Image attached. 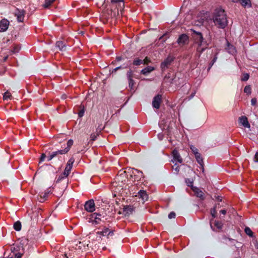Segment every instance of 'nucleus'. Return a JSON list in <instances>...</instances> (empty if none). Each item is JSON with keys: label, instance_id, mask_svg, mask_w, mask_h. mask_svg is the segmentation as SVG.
<instances>
[{"label": "nucleus", "instance_id": "1a4fd4ad", "mask_svg": "<svg viewBox=\"0 0 258 258\" xmlns=\"http://www.w3.org/2000/svg\"><path fill=\"white\" fill-rule=\"evenodd\" d=\"M162 101V96L161 95H157L154 99L152 102L153 107L159 109Z\"/></svg>", "mask_w": 258, "mask_h": 258}, {"label": "nucleus", "instance_id": "c03bdc74", "mask_svg": "<svg viewBox=\"0 0 258 258\" xmlns=\"http://www.w3.org/2000/svg\"><path fill=\"white\" fill-rule=\"evenodd\" d=\"M84 112H85V110H84V108L83 109H81L79 111V112H78V116H79V117H82L84 115Z\"/></svg>", "mask_w": 258, "mask_h": 258}, {"label": "nucleus", "instance_id": "5701e85b", "mask_svg": "<svg viewBox=\"0 0 258 258\" xmlns=\"http://www.w3.org/2000/svg\"><path fill=\"white\" fill-rule=\"evenodd\" d=\"M154 70V68L151 66H148L141 71V74L144 75H147L148 74Z\"/></svg>", "mask_w": 258, "mask_h": 258}, {"label": "nucleus", "instance_id": "7c9ffc66", "mask_svg": "<svg viewBox=\"0 0 258 258\" xmlns=\"http://www.w3.org/2000/svg\"><path fill=\"white\" fill-rule=\"evenodd\" d=\"M13 227L16 231H20L22 227L21 223L19 221L15 222Z\"/></svg>", "mask_w": 258, "mask_h": 258}, {"label": "nucleus", "instance_id": "f03ea898", "mask_svg": "<svg viewBox=\"0 0 258 258\" xmlns=\"http://www.w3.org/2000/svg\"><path fill=\"white\" fill-rule=\"evenodd\" d=\"M127 172L130 173L131 180L134 182H138L144 178L143 173L138 169L135 168L129 169Z\"/></svg>", "mask_w": 258, "mask_h": 258}, {"label": "nucleus", "instance_id": "2eb2a0df", "mask_svg": "<svg viewBox=\"0 0 258 258\" xmlns=\"http://www.w3.org/2000/svg\"><path fill=\"white\" fill-rule=\"evenodd\" d=\"M210 225L211 228L215 231L216 230L221 229L223 226V224L220 221L215 220L213 223L211 222Z\"/></svg>", "mask_w": 258, "mask_h": 258}, {"label": "nucleus", "instance_id": "69168bd1", "mask_svg": "<svg viewBox=\"0 0 258 258\" xmlns=\"http://www.w3.org/2000/svg\"><path fill=\"white\" fill-rule=\"evenodd\" d=\"M120 67H117L115 69H114V71L115 72L118 69H120Z\"/></svg>", "mask_w": 258, "mask_h": 258}, {"label": "nucleus", "instance_id": "6e6d98bb", "mask_svg": "<svg viewBox=\"0 0 258 258\" xmlns=\"http://www.w3.org/2000/svg\"><path fill=\"white\" fill-rule=\"evenodd\" d=\"M113 235V231H109L107 233V236H109V235Z\"/></svg>", "mask_w": 258, "mask_h": 258}, {"label": "nucleus", "instance_id": "39448f33", "mask_svg": "<svg viewBox=\"0 0 258 258\" xmlns=\"http://www.w3.org/2000/svg\"><path fill=\"white\" fill-rule=\"evenodd\" d=\"M227 17H215L214 20L215 23L218 25L219 27L224 28L227 25Z\"/></svg>", "mask_w": 258, "mask_h": 258}, {"label": "nucleus", "instance_id": "052dcab7", "mask_svg": "<svg viewBox=\"0 0 258 258\" xmlns=\"http://www.w3.org/2000/svg\"><path fill=\"white\" fill-rule=\"evenodd\" d=\"M19 49V48H18V47H15L14 49L13 52H18Z\"/></svg>", "mask_w": 258, "mask_h": 258}, {"label": "nucleus", "instance_id": "4d7b16f0", "mask_svg": "<svg viewBox=\"0 0 258 258\" xmlns=\"http://www.w3.org/2000/svg\"><path fill=\"white\" fill-rule=\"evenodd\" d=\"M167 35V33H165L164 34V35H163L162 36H161L160 38H159V40H162V39H163L164 38V37H166V36Z\"/></svg>", "mask_w": 258, "mask_h": 258}, {"label": "nucleus", "instance_id": "473e14b6", "mask_svg": "<svg viewBox=\"0 0 258 258\" xmlns=\"http://www.w3.org/2000/svg\"><path fill=\"white\" fill-rule=\"evenodd\" d=\"M218 52H217L214 57V58H213V59L212 60L211 62L209 64V69H210L212 67V66L214 64V63L216 61L217 59V55H218Z\"/></svg>", "mask_w": 258, "mask_h": 258}, {"label": "nucleus", "instance_id": "0eeeda50", "mask_svg": "<svg viewBox=\"0 0 258 258\" xmlns=\"http://www.w3.org/2000/svg\"><path fill=\"white\" fill-rule=\"evenodd\" d=\"M192 32L193 37L195 39L196 42L198 44H202L203 42V37L201 32H197L194 30H191Z\"/></svg>", "mask_w": 258, "mask_h": 258}, {"label": "nucleus", "instance_id": "ddd939ff", "mask_svg": "<svg viewBox=\"0 0 258 258\" xmlns=\"http://www.w3.org/2000/svg\"><path fill=\"white\" fill-rule=\"evenodd\" d=\"M72 169V168L71 167H69L68 166L66 165L63 172L62 174L59 176L57 181L61 180V179L67 177L70 173Z\"/></svg>", "mask_w": 258, "mask_h": 258}, {"label": "nucleus", "instance_id": "c9c22d12", "mask_svg": "<svg viewBox=\"0 0 258 258\" xmlns=\"http://www.w3.org/2000/svg\"><path fill=\"white\" fill-rule=\"evenodd\" d=\"M55 0H45V3L44 7L45 8H48L49 7Z\"/></svg>", "mask_w": 258, "mask_h": 258}, {"label": "nucleus", "instance_id": "6e6552de", "mask_svg": "<svg viewBox=\"0 0 258 258\" xmlns=\"http://www.w3.org/2000/svg\"><path fill=\"white\" fill-rule=\"evenodd\" d=\"M172 156L173 159L171 161L173 163H181L182 162V159L177 150L174 149L172 151Z\"/></svg>", "mask_w": 258, "mask_h": 258}, {"label": "nucleus", "instance_id": "338daca9", "mask_svg": "<svg viewBox=\"0 0 258 258\" xmlns=\"http://www.w3.org/2000/svg\"><path fill=\"white\" fill-rule=\"evenodd\" d=\"M195 93H192L191 95V98L193 97L195 95Z\"/></svg>", "mask_w": 258, "mask_h": 258}, {"label": "nucleus", "instance_id": "393cba45", "mask_svg": "<svg viewBox=\"0 0 258 258\" xmlns=\"http://www.w3.org/2000/svg\"><path fill=\"white\" fill-rule=\"evenodd\" d=\"M238 2L244 8H249L251 6L250 0H239Z\"/></svg>", "mask_w": 258, "mask_h": 258}, {"label": "nucleus", "instance_id": "864d4df0", "mask_svg": "<svg viewBox=\"0 0 258 258\" xmlns=\"http://www.w3.org/2000/svg\"><path fill=\"white\" fill-rule=\"evenodd\" d=\"M201 15H209V14L207 11H202L201 12Z\"/></svg>", "mask_w": 258, "mask_h": 258}, {"label": "nucleus", "instance_id": "412c9836", "mask_svg": "<svg viewBox=\"0 0 258 258\" xmlns=\"http://www.w3.org/2000/svg\"><path fill=\"white\" fill-rule=\"evenodd\" d=\"M127 76L128 80V84H129V87L131 88V89H134V86L135 84V82L134 80L132 79V72H128L127 73Z\"/></svg>", "mask_w": 258, "mask_h": 258}, {"label": "nucleus", "instance_id": "3c124183", "mask_svg": "<svg viewBox=\"0 0 258 258\" xmlns=\"http://www.w3.org/2000/svg\"><path fill=\"white\" fill-rule=\"evenodd\" d=\"M24 17H17V20L19 22H22L24 21Z\"/></svg>", "mask_w": 258, "mask_h": 258}, {"label": "nucleus", "instance_id": "c85d7f7f", "mask_svg": "<svg viewBox=\"0 0 258 258\" xmlns=\"http://www.w3.org/2000/svg\"><path fill=\"white\" fill-rule=\"evenodd\" d=\"M73 143H74L73 140H71V139L69 140L67 142V147H66L64 149H63V150L66 151V154L70 151L71 147L73 145Z\"/></svg>", "mask_w": 258, "mask_h": 258}, {"label": "nucleus", "instance_id": "774afa93", "mask_svg": "<svg viewBox=\"0 0 258 258\" xmlns=\"http://www.w3.org/2000/svg\"><path fill=\"white\" fill-rule=\"evenodd\" d=\"M168 37H169L168 36ZM167 37H166L165 39H164V40H163V41H164V42H165V40H166V39H167Z\"/></svg>", "mask_w": 258, "mask_h": 258}, {"label": "nucleus", "instance_id": "72a5a7b5", "mask_svg": "<svg viewBox=\"0 0 258 258\" xmlns=\"http://www.w3.org/2000/svg\"><path fill=\"white\" fill-rule=\"evenodd\" d=\"M244 92L246 93L247 95H249L251 94V89L250 85H247L244 87Z\"/></svg>", "mask_w": 258, "mask_h": 258}, {"label": "nucleus", "instance_id": "a19ab883", "mask_svg": "<svg viewBox=\"0 0 258 258\" xmlns=\"http://www.w3.org/2000/svg\"><path fill=\"white\" fill-rule=\"evenodd\" d=\"M216 207H214L213 208L211 209V214L213 217V218H214L216 217Z\"/></svg>", "mask_w": 258, "mask_h": 258}, {"label": "nucleus", "instance_id": "c756f323", "mask_svg": "<svg viewBox=\"0 0 258 258\" xmlns=\"http://www.w3.org/2000/svg\"><path fill=\"white\" fill-rule=\"evenodd\" d=\"M109 231V229L106 227H104L103 229L101 231H97L96 232V234L102 236H104L105 235H107V233Z\"/></svg>", "mask_w": 258, "mask_h": 258}, {"label": "nucleus", "instance_id": "e433bc0d", "mask_svg": "<svg viewBox=\"0 0 258 258\" xmlns=\"http://www.w3.org/2000/svg\"><path fill=\"white\" fill-rule=\"evenodd\" d=\"M143 63V60L138 58H136L133 61V64L135 66H139Z\"/></svg>", "mask_w": 258, "mask_h": 258}, {"label": "nucleus", "instance_id": "de8ad7c7", "mask_svg": "<svg viewBox=\"0 0 258 258\" xmlns=\"http://www.w3.org/2000/svg\"><path fill=\"white\" fill-rule=\"evenodd\" d=\"M257 102V99L255 98H253L251 100V104L252 105L254 106L256 105Z\"/></svg>", "mask_w": 258, "mask_h": 258}, {"label": "nucleus", "instance_id": "f3484780", "mask_svg": "<svg viewBox=\"0 0 258 258\" xmlns=\"http://www.w3.org/2000/svg\"><path fill=\"white\" fill-rule=\"evenodd\" d=\"M137 197V195H136ZM138 197L141 199L143 202L144 203L148 199V196L145 190H140L138 193Z\"/></svg>", "mask_w": 258, "mask_h": 258}, {"label": "nucleus", "instance_id": "09e8293b", "mask_svg": "<svg viewBox=\"0 0 258 258\" xmlns=\"http://www.w3.org/2000/svg\"><path fill=\"white\" fill-rule=\"evenodd\" d=\"M22 254L20 252H17L15 254V258H21Z\"/></svg>", "mask_w": 258, "mask_h": 258}, {"label": "nucleus", "instance_id": "4468645a", "mask_svg": "<svg viewBox=\"0 0 258 258\" xmlns=\"http://www.w3.org/2000/svg\"><path fill=\"white\" fill-rule=\"evenodd\" d=\"M188 41V37L185 34H181L177 39V43L179 45H184Z\"/></svg>", "mask_w": 258, "mask_h": 258}, {"label": "nucleus", "instance_id": "79ce46f5", "mask_svg": "<svg viewBox=\"0 0 258 258\" xmlns=\"http://www.w3.org/2000/svg\"><path fill=\"white\" fill-rule=\"evenodd\" d=\"M249 77V75L247 73L244 74L241 78L242 81H246L248 80Z\"/></svg>", "mask_w": 258, "mask_h": 258}, {"label": "nucleus", "instance_id": "cd10ccee", "mask_svg": "<svg viewBox=\"0 0 258 258\" xmlns=\"http://www.w3.org/2000/svg\"><path fill=\"white\" fill-rule=\"evenodd\" d=\"M134 208L131 206H126L123 208V212L125 214H130L133 211Z\"/></svg>", "mask_w": 258, "mask_h": 258}, {"label": "nucleus", "instance_id": "a878e982", "mask_svg": "<svg viewBox=\"0 0 258 258\" xmlns=\"http://www.w3.org/2000/svg\"><path fill=\"white\" fill-rule=\"evenodd\" d=\"M206 47H202V44H198V47L197 48V52L198 57H200L202 53L206 49Z\"/></svg>", "mask_w": 258, "mask_h": 258}, {"label": "nucleus", "instance_id": "49530a36", "mask_svg": "<svg viewBox=\"0 0 258 258\" xmlns=\"http://www.w3.org/2000/svg\"><path fill=\"white\" fill-rule=\"evenodd\" d=\"M175 213L174 212H170L168 215V218L169 219L174 218L175 217Z\"/></svg>", "mask_w": 258, "mask_h": 258}, {"label": "nucleus", "instance_id": "bb28decb", "mask_svg": "<svg viewBox=\"0 0 258 258\" xmlns=\"http://www.w3.org/2000/svg\"><path fill=\"white\" fill-rule=\"evenodd\" d=\"M82 13L81 15H83V16H87L89 15H92L93 13L91 10L88 8H84L82 11Z\"/></svg>", "mask_w": 258, "mask_h": 258}, {"label": "nucleus", "instance_id": "bf43d9fd", "mask_svg": "<svg viewBox=\"0 0 258 258\" xmlns=\"http://www.w3.org/2000/svg\"><path fill=\"white\" fill-rule=\"evenodd\" d=\"M122 58L121 56H117L116 57V60L117 61H120L121 60Z\"/></svg>", "mask_w": 258, "mask_h": 258}, {"label": "nucleus", "instance_id": "9d476101", "mask_svg": "<svg viewBox=\"0 0 258 258\" xmlns=\"http://www.w3.org/2000/svg\"><path fill=\"white\" fill-rule=\"evenodd\" d=\"M238 121L239 124L244 127L249 128L250 126V125L248 122V119L245 116H241L239 117Z\"/></svg>", "mask_w": 258, "mask_h": 258}, {"label": "nucleus", "instance_id": "e2e57ef3", "mask_svg": "<svg viewBox=\"0 0 258 258\" xmlns=\"http://www.w3.org/2000/svg\"><path fill=\"white\" fill-rule=\"evenodd\" d=\"M233 3H238L239 0H231Z\"/></svg>", "mask_w": 258, "mask_h": 258}, {"label": "nucleus", "instance_id": "2f4dec72", "mask_svg": "<svg viewBox=\"0 0 258 258\" xmlns=\"http://www.w3.org/2000/svg\"><path fill=\"white\" fill-rule=\"evenodd\" d=\"M11 97H12V95H11V93L9 91H7L4 94L3 99L5 100H8L9 99H11Z\"/></svg>", "mask_w": 258, "mask_h": 258}, {"label": "nucleus", "instance_id": "13d9d810", "mask_svg": "<svg viewBox=\"0 0 258 258\" xmlns=\"http://www.w3.org/2000/svg\"><path fill=\"white\" fill-rule=\"evenodd\" d=\"M220 213L223 215H225L226 213V211L225 210H221L220 211Z\"/></svg>", "mask_w": 258, "mask_h": 258}, {"label": "nucleus", "instance_id": "58836bf2", "mask_svg": "<svg viewBox=\"0 0 258 258\" xmlns=\"http://www.w3.org/2000/svg\"><path fill=\"white\" fill-rule=\"evenodd\" d=\"M190 149L192 151V153L195 155H196L197 154L199 153L198 149L194 146H190Z\"/></svg>", "mask_w": 258, "mask_h": 258}, {"label": "nucleus", "instance_id": "dca6fc26", "mask_svg": "<svg viewBox=\"0 0 258 258\" xmlns=\"http://www.w3.org/2000/svg\"><path fill=\"white\" fill-rule=\"evenodd\" d=\"M173 60V59L171 56L167 57L163 62L161 64V68L162 69H165L167 68Z\"/></svg>", "mask_w": 258, "mask_h": 258}, {"label": "nucleus", "instance_id": "4c0bfd02", "mask_svg": "<svg viewBox=\"0 0 258 258\" xmlns=\"http://www.w3.org/2000/svg\"><path fill=\"white\" fill-rule=\"evenodd\" d=\"M74 161V158L73 157H71L68 161L66 165L68 166L69 167H71V168H72Z\"/></svg>", "mask_w": 258, "mask_h": 258}, {"label": "nucleus", "instance_id": "f704fd0d", "mask_svg": "<svg viewBox=\"0 0 258 258\" xmlns=\"http://www.w3.org/2000/svg\"><path fill=\"white\" fill-rule=\"evenodd\" d=\"M244 232L245 233L250 237H252L253 232L249 227H245L244 229Z\"/></svg>", "mask_w": 258, "mask_h": 258}, {"label": "nucleus", "instance_id": "603ef678", "mask_svg": "<svg viewBox=\"0 0 258 258\" xmlns=\"http://www.w3.org/2000/svg\"><path fill=\"white\" fill-rule=\"evenodd\" d=\"M254 161L258 162V151L256 152L254 156Z\"/></svg>", "mask_w": 258, "mask_h": 258}, {"label": "nucleus", "instance_id": "f8f14e48", "mask_svg": "<svg viewBox=\"0 0 258 258\" xmlns=\"http://www.w3.org/2000/svg\"><path fill=\"white\" fill-rule=\"evenodd\" d=\"M51 192L50 188H47L44 192L40 194V199H39L40 202H44L48 198V195Z\"/></svg>", "mask_w": 258, "mask_h": 258}, {"label": "nucleus", "instance_id": "8fccbe9b", "mask_svg": "<svg viewBox=\"0 0 258 258\" xmlns=\"http://www.w3.org/2000/svg\"><path fill=\"white\" fill-rule=\"evenodd\" d=\"M100 20L101 21H102V22L105 24L106 22L108 20V19H106V17H100Z\"/></svg>", "mask_w": 258, "mask_h": 258}, {"label": "nucleus", "instance_id": "20e7f679", "mask_svg": "<svg viewBox=\"0 0 258 258\" xmlns=\"http://www.w3.org/2000/svg\"><path fill=\"white\" fill-rule=\"evenodd\" d=\"M101 214L97 213H94L90 215L89 222H92L94 224H98L101 221Z\"/></svg>", "mask_w": 258, "mask_h": 258}, {"label": "nucleus", "instance_id": "9b49d317", "mask_svg": "<svg viewBox=\"0 0 258 258\" xmlns=\"http://www.w3.org/2000/svg\"><path fill=\"white\" fill-rule=\"evenodd\" d=\"M9 26V21L6 19H2L0 22V32L6 31Z\"/></svg>", "mask_w": 258, "mask_h": 258}, {"label": "nucleus", "instance_id": "680f3d73", "mask_svg": "<svg viewBox=\"0 0 258 258\" xmlns=\"http://www.w3.org/2000/svg\"><path fill=\"white\" fill-rule=\"evenodd\" d=\"M91 138L93 141L95 140V135H91Z\"/></svg>", "mask_w": 258, "mask_h": 258}, {"label": "nucleus", "instance_id": "aec40b11", "mask_svg": "<svg viewBox=\"0 0 258 258\" xmlns=\"http://www.w3.org/2000/svg\"><path fill=\"white\" fill-rule=\"evenodd\" d=\"M225 49L229 53L232 55H234L236 53L235 47L233 45H231L228 41H227V47Z\"/></svg>", "mask_w": 258, "mask_h": 258}, {"label": "nucleus", "instance_id": "f257e3e1", "mask_svg": "<svg viewBox=\"0 0 258 258\" xmlns=\"http://www.w3.org/2000/svg\"><path fill=\"white\" fill-rule=\"evenodd\" d=\"M126 175L127 173L125 171H122V173L117 175L115 179V181L112 183V189L114 192L122 195L124 190L127 189V187L130 192L133 191V187L134 189L136 187V185L130 186L128 184H125V182L127 180Z\"/></svg>", "mask_w": 258, "mask_h": 258}, {"label": "nucleus", "instance_id": "423d86ee", "mask_svg": "<svg viewBox=\"0 0 258 258\" xmlns=\"http://www.w3.org/2000/svg\"><path fill=\"white\" fill-rule=\"evenodd\" d=\"M66 151L62 149L52 152V153H50L48 156H47V160L49 161L55 157H59L60 155L66 154Z\"/></svg>", "mask_w": 258, "mask_h": 258}, {"label": "nucleus", "instance_id": "a18cd8bd", "mask_svg": "<svg viewBox=\"0 0 258 258\" xmlns=\"http://www.w3.org/2000/svg\"><path fill=\"white\" fill-rule=\"evenodd\" d=\"M45 158H47L46 155L44 153L42 154L40 158L39 163L44 161Z\"/></svg>", "mask_w": 258, "mask_h": 258}, {"label": "nucleus", "instance_id": "37998d69", "mask_svg": "<svg viewBox=\"0 0 258 258\" xmlns=\"http://www.w3.org/2000/svg\"><path fill=\"white\" fill-rule=\"evenodd\" d=\"M111 3L113 4L121 3L123 6L124 5L123 0H111Z\"/></svg>", "mask_w": 258, "mask_h": 258}, {"label": "nucleus", "instance_id": "a211bd4d", "mask_svg": "<svg viewBox=\"0 0 258 258\" xmlns=\"http://www.w3.org/2000/svg\"><path fill=\"white\" fill-rule=\"evenodd\" d=\"M226 14L221 7L217 8L214 11V16H226Z\"/></svg>", "mask_w": 258, "mask_h": 258}, {"label": "nucleus", "instance_id": "7ed1b4c3", "mask_svg": "<svg viewBox=\"0 0 258 258\" xmlns=\"http://www.w3.org/2000/svg\"><path fill=\"white\" fill-rule=\"evenodd\" d=\"M85 210L90 213H92L95 210V205L93 199L86 202L84 205Z\"/></svg>", "mask_w": 258, "mask_h": 258}, {"label": "nucleus", "instance_id": "0e129e2a", "mask_svg": "<svg viewBox=\"0 0 258 258\" xmlns=\"http://www.w3.org/2000/svg\"><path fill=\"white\" fill-rule=\"evenodd\" d=\"M203 21H204V19H201V21L199 22V23L202 24L203 23Z\"/></svg>", "mask_w": 258, "mask_h": 258}, {"label": "nucleus", "instance_id": "b1692460", "mask_svg": "<svg viewBox=\"0 0 258 258\" xmlns=\"http://www.w3.org/2000/svg\"><path fill=\"white\" fill-rule=\"evenodd\" d=\"M55 45L61 51H63L66 49V44L63 41H57L55 44Z\"/></svg>", "mask_w": 258, "mask_h": 258}, {"label": "nucleus", "instance_id": "5fc2aeb1", "mask_svg": "<svg viewBox=\"0 0 258 258\" xmlns=\"http://www.w3.org/2000/svg\"><path fill=\"white\" fill-rule=\"evenodd\" d=\"M144 61V64H147L148 63L149 61H150L148 58L147 57H146L144 59V60H143V62Z\"/></svg>", "mask_w": 258, "mask_h": 258}, {"label": "nucleus", "instance_id": "4be33fe9", "mask_svg": "<svg viewBox=\"0 0 258 258\" xmlns=\"http://www.w3.org/2000/svg\"><path fill=\"white\" fill-rule=\"evenodd\" d=\"M197 162L200 165L202 168H204V161L201 154L199 153L195 155Z\"/></svg>", "mask_w": 258, "mask_h": 258}, {"label": "nucleus", "instance_id": "6ab92c4d", "mask_svg": "<svg viewBox=\"0 0 258 258\" xmlns=\"http://www.w3.org/2000/svg\"><path fill=\"white\" fill-rule=\"evenodd\" d=\"M192 189L197 197L201 200L204 199V193L202 190L196 187H192Z\"/></svg>", "mask_w": 258, "mask_h": 258}, {"label": "nucleus", "instance_id": "ea45409f", "mask_svg": "<svg viewBox=\"0 0 258 258\" xmlns=\"http://www.w3.org/2000/svg\"><path fill=\"white\" fill-rule=\"evenodd\" d=\"M174 165L172 166V169L174 170L176 172V173L177 174L180 170L179 166L177 164V163H174Z\"/></svg>", "mask_w": 258, "mask_h": 258}]
</instances>
